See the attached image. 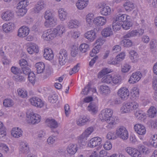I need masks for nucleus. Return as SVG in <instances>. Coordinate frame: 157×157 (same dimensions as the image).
I'll use <instances>...</instances> for the list:
<instances>
[{
  "instance_id": "f257e3e1",
  "label": "nucleus",
  "mask_w": 157,
  "mask_h": 157,
  "mask_svg": "<svg viewBox=\"0 0 157 157\" xmlns=\"http://www.w3.org/2000/svg\"><path fill=\"white\" fill-rule=\"evenodd\" d=\"M54 14L52 11L47 10L45 12L44 17L46 21L44 25L47 27H52L56 24V19L54 17Z\"/></svg>"
},
{
  "instance_id": "f03ea898",
  "label": "nucleus",
  "mask_w": 157,
  "mask_h": 157,
  "mask_svg": "<svg viewBox=\"0 0 157 157\" xmlns=\"http://www.w3.org/2000/svg\"><path fill=\"white\" fill-rule=\"evenodd\" d=\"M139 105L136 102L124 103L121 108V111L124 113H131L133 110L137 109Z\"/></svg>"
},
{
  "instance_id": "7ed1b4c3",
  "label": "nucleus",
  "mask_w": 157,
  "mask_h": 157,
  "mask_svg": "<svg viewBox=\"0 0 157 157\" xmlns=\"http://www.w3.org/2000/svg\"><path fill=\"white\" fill-rule=\"evenodd\" d=\"M68 55L65 49H63L60 50L57 56L59 63L60 65L63 66L65 64L68 60Z\"/></svg>"
},
{
  "instance_id": "20e7f679",
  "label": "nucleus",
  "mask_w": 157,
  "mask_h": 157,
  "mask_svg": "<svg viewBox=\"0 0 157 157\" xmlns=\"http://www.w3.org/2000/svg\"><path fill=\"white\" fill-rule=\"evenodd\" d=\"M27 117L29 119V123L33 124H35L40 122V117L38 114L35 113L33 112H26Z\"/></svg>"
},
{
  "instance_id": "39448f33",
  "label": "nucleus",
  "mask_w": 157,
  "mask_h": 157,
  "mask_svg": "<svg viewBox=\"0 0 157 157\" xmlns=\"http://www.w3.org/2000/svg\"><path fill=\"white\" fill-rule=\"evenodd\" d=\"M93 128L92 127H90L87 128L85 131L81 135L79 138L78 142L83 145H85L86 144V138L93 132Z\"/></svg>"
},
{
  "instance_id": "423d86ee",
  "label": "nucleus",
  "mask_w": 157,
  "mask_h": 157,
  "mask_svg": "<svg viewBox=\"0 0 157 157\" xmlns=\"http://www.w3.org/2000/svg\"><path fill=\"white\" fill-rule=\"evenodd\" d=\"M117 135L123 140H126L128 138V132L126 128L123 126L119 127L116 131Z\"/></svg>"
},
{
  "instance_id": "0eeeda50",
  "label": "nucleus",
  "mask_w": 157,
  "mask_h": 157,
  "mask_svg": "<svg viewBox=\"0 0 157 157\" xmlns=\"http://www.w3.org/2000/svg\"><path fill=\"white\" fill-rule=\"evenodd\" d=\"M108 124L106 127L109 129H112L118 121V118L114 116H111L104 120Z\"/></svg>"
},
{
  "instance_id": "6e6552de",
  "label": "nucleus",
  "mask_w": 157,
  "mask_h": 157,
  "mask_svg": "<svg viewBox=\"0 0 157 157\" xmlns=\"http://www.w3.org/2000/svg\"><path fill=\"white\" fill-rule=\"evenodd\" d=\"M117 94L123 100H126L129 95V90L126 87H122L118 90Z\"/></svg>"
},
{
  "instance_id": "1a4fd4ad",
  "label": "nucleus",
  "mask_w": 157,
  "mask_h": 157,
  "mask_svg": "<svg viewBox=\"0 0 157 157\" xmlns=\"http://www.w3.org/2000/svg\"><path fill=\"white\" fill-rule=\"evenodd\" d=\"M30 103L33 105L37 107L41 108L44 105V102L38 97H34L29 99Z\"/></svg>"
},
{
  "instance_id": "9d476101",
  "label": "nucleus",
  "mask_w": 157,
  "mask_h": 157,
  "mask_svg": "<svg viewBox=\"0 0 157 157\" xmlns=\"http://www.w3.org/2000/svg\"><path fill=\"white\" fill-rule=\"evenodd\" d=\"M142 75L140 72H136L133 73L130 77L128 82L130 84H134L137 82L141 79Z\"/></svg>"
},
{
  "instance_id": "9b49d317",
  "label": "nucleus",
  "mask_w": 157,
  "mask_h": 157,
  "mask_svg": "<svg viewBox=\"0 0 157 157\" xmlns=\"http://www.w3.org/2000/svg\"><path fill=\"white\" fill-rule=\"evenodd\" d=\"M144 32V30L141 29L132 30L125 35L124 37V38H127L135 36H140L143 34Z\"/></svg>"
},
{
  "instance_id": "f8f14e48",
  "label": "nucleus",
  "mask_w": 157,
  "mask_h": 157,
  "mask_svg": "<svg viewBox=\"0 0 157 157\" xmlns=\"http://www.w3.org/2000/svg\"><path fill=\"white\" fill-rule=\"evenodd\" d=\"M113 113V110L110 109H105L102 110L99 117L101 120H105L112 116Z\"/></svg>"
},
{
  "instance_id": "ddd939ff",
  "label": "nucleus",
  "mask_w": 157,
  "mask_h": 157,
  "mask_svg": "<svg viewBox=\"0 0 157 157\" xmlns=\"http://www.w3.org/2000/svg\"><path fill=\"white\" fill-rule=\"evenodd\" d=\"M126 152L132 157H141V153L139 150L134 148L128 147L126 149Z\"/></svg>"
},
{
  "instance_id": "4468645a",
  "label": "nucleus",
  "mask_w": 157,
  "mask_h": 157,
  "mask_svg": "<svg viewBox=\"0 0 157 157\" xmlns=\"http://www.w3.org/2000/svg\"><path fill=\"white\" fill-rule=\"evenodd\" d=\"M29 32V28L25 26L20 28L18 31L17 36L21 38L27 36Z\"/></svg>"
},
{
  "instance_id": "2eb2a0df",
  "label": "nucleus",
  "mask_w": 157,
  "mask_h": 157,
  "mask_svg": "<svg viewBox=\"0 0 157 157\" xmlns=\"http://www.w3.org/2000/svg\"><path fill=\"white\" fill-rule=\"evenodd\" d=\"M101 139L98 137H96L92 138L88 144L89 147L94 148L99 145L101 143Z\"/></svg>"
},
{
  "instance_id": "dca6fc26",
  "label": "nucleus",
  "mask_w": 157,
  "mask_h": 157,
  "mask_svg": "<svg viewBox=\"0 0 157 157\" xmlns=\"http://www.w3.org/2000/svg\"><path fill=\"white\" fill-rule=\"evenodd\" d=\"M134 129L135 132L140 135H143L146 133V130L145 127L140 124H135L134 126Z\"/></svg>"
},
{
  "instance_id": "f3484780",
  "label": "nucleus",
  "mask_w": 157,
  "mask_h": 157,
  "mask_svg": "<svg viewBox=\"0 0 157 157\" xmlns=\"http://www.w3.org/2000/svg\"><path fill=\"white\" fill-rule=\"evenodd\" d=\"M45 6L46 5L43 1H39L33 9V11L35 13H38L40 11L43 9Z\"/></svg>"
},
{
  "instance_id": "a211bd4d",
  "label": "nucleus",
  "mask_w": 157,
  "mask_h": 157,
  "mask_svg": "<svg viewBox=\"0 0 157 157\" xmlns=\"http://www.w3.org/2000/svg\"><path fill=\"white\" fill-rule=\"evenodd\" d=\"M56 36H61L63 33H65V29L64 26L63 25L57 26L56 28L53 29Z\"/></svg>"
},
{
  "instance_id": "6ab92c4d",
  "label": "nucleus",
  "mask_w": 157,
  "mask_h": 157,
  "mask_svg": "<svg viewBox=\"0 0 157 157\" xmlns=\"http://www.w3.org/2000/svg\"><path fill=\"white\" fill-rule=\"evenodd\" d=\"M100 12L101 15L107 16L110 14L111 13L110 8L109 6H106L104 3L102 4Z\"/></svg>"
},
{
  "instance_id": "aec40b11",
  "label": "nucleus",
  "mask_w": 157,
  "mask_h": 157,
  "mask_svg": "<svg viewBox=\"0 0 157 157\" xmlns=\"http://www.w3.org/2000/svg\"><path fill=\"white\" fill-rule=\"evenodd\" d=\"M14 17V14L11 11H8L3 13L2 15V19L5 21L11 20Z\"/></svg>"
},
{
  "instance_id": "412c9836",
  "label": "nucleus",
  "mask_w": 157,
  "mask_h": 157,
  "mask_svg": "<svg viewBox=\"0 0 157 157\" xmlns=\"http://www.w3.org/2000/svg\"><path fill=\"white\" fill-rule=\"evenodd\" d=\"M84 36L89 41H92L96 37V33L94 30H91L88 31L85 33Z\"/></svg>"
},
{
  "instance_id": "4be33fe9",
  "label": "nucleus",
  "mask_w": 157,
  "mask_h": 157,
  "mask_svg": "<svg viewBox=\"0 0 157 157\" xmlns=\"http://www.w3.org/2000/svg\"><path fill=\"white\" fill-rule=\"evenodd\" d=\"M14 24L12 22H9L8 24L5 23L2 25L3 30L6 33L12 32L14 28Z\"/></svg>"
},
{
  "instance_id": "5701e85b",
  "label": "nucleus",
  "mask_w": 157,
  "mask_h": 157,
  "mask_svg": "<svg viewBox=\"0 0 157 157\" xmlns=\"http://www.w3.org/2000/svg\"><path fill=\"white\" fill-rule=\"evenodd\" d=\"M22 131L19 128H14L11 131L12 135L14 137L18 138L22 135Z\"/></svg>"
},
{
  "instance_id": "b1692460",
  "label": "nucleus",
  "mask_w": 157,
  "mask_h": 157,
  "mask_svg": "<svg viewBox=\"0 0 157 157\" xmlns=\"http://www.w3.org/2000/svg\"><path fill=\"white\" fill-rule=\"evenodd\" d=\"M89 119V117L87 116H82L77 120L76 123L79 126H82L85 124Z\"/></svg>"
},
{
  "instance_id": "393cba45",
  "label": "nucleus",
  "mask_w": 157,
  "mask_h": 157,
  "mask_svg": "<svg viewBox=\"0 0 157 157\" xmlns=\"http://www.w3.org/2000/svg\"><path fill=\"white\" fill-rule=\"evenodd\" d=\"M20 152L23 154H27L29 152L28 144L24 142H21L20 144Z\"/></svg>"
},
{
  "instance_id": "a878e982",
  "label": "nucleus",
  "mask_w": 157,
  "mask_h": 157,
  "mask_svg": "<svg viewBox=\"0 0 157 157\" xmlns=\"http://www.w3.org/2000/svg\"><path fill=\"white\" fill-rule=\"evenodd\" d=\"M44 56L46 59L52 60L54 57V54L51 49L46 48L44 50Z\"/></svg>"
},
{
  "instance_id": "bb28decb",
  "label": "nucleus",
  "mask_w": 157,
  "mask_h": 157,
  "mask_svg": "<svg viewBox=\"0 0 157 157\" xmlns=\"http://www.w3.org/2000/svg\"><path fill=\"white\" fill-rule=\"evenodd\" d=\"M67 151L68 154L71 155L74 154L78 150L77 145L75 144H70L67 147Z\"/></svg>"
},
{
  "instance_id": "cd10ccee",
  "label": "nucleus",
  "mask_w": 157,
  "mask_h": 157,
  "mask_svg": "<svg viewBox=\"0 0 157 157\" xmlns=\"http://www.w3.org/2000/svg\"><path fill=\"white\" fill-rule=\"evenodd\" d=\"M88 3V0H78L76 6L78 9L82 10L87 6Z\"/></svg>"
},
{
  "instance_id": "c85d7f7f",
  "label": "nucleus",
  "mask_w": 157,
  "mask_h": 157,
  "mask_svg": "<svg viewBox=\"0 0 157 157\" xmlns=\"http://www.w3.org/2000/svg\"><path fill=\"white\" fill-rule=\"evenodd\" d=\"M130 17L126 14H119L116 17V21L117 22H124L128 19H129Z\"/></svg>"
},
{
  "instance_id": "c756f323",
  "label": "nucleus",
  "mask_w": 157,
  "mask_h": 157,
  "mask_svg": "<svg viewBox=\"0 0 157 157\" xmlns=\"http://www.w3.org/2000/svg\"><path fill=\"white\" fill-rule=\"evenodd\" d=\"M106 20L105 17L99 16L96 17L94 20V23L100 25H103L106 23Z\"/></svg>"
},
{
  "instance_id": "7c9ffc66",
  "label": "nucleus",
  "mask_w": 157,
  "mask_h": 157,
  "mask_svg": "<svg viewBox=\"0 0 157 157\" xmlns=\"http://www.w3.org/2000/svg\"><path fill=\"white\" fill-rule=\"evenodd\" d=\"M48 126L51 128H56L58 127V124L57 122L55 120L47 119L46 121Z\"/></svg>"
},
{
  "instance_id": "2f4dec72",
  "label": "nucleus",
  "mask_w": 157,
  "mask_h": 157,
  "mask_svg": "<svg viewBox=\"0 0 157 157\" xmlns=\"http://www.w3.org/2000/svg\"><path fill=\"white\" fill-rule=\"evenodd\" d=\"M89 111L94 114L96 113L98 111V107L94 103H90L87 107Z\"/></svg>"
},
{
  "instance_id": "473e14b6",
  "label": "nucleus",
  "mask_w": 157,
  "mask_h": 157,
  "mask_svg": "<svg viewBox=\"0 0 157 157\" xmlns=\"http://www.w3.org/2000/svg\"><path fill=\"white\" fill-rule=\"evenodd\" d=\"M28 52L30 54H33L34 52L37 53L39 50L37 46L35 44H32L30 46L27 48Z\"/></svg>"
},
{
  "instance_id": "72a5a7b5",
  "label": "nucleus",
  "mask_w": 157,
  "mask_h": 157,
  "mask_svg": "<svg viewBox=\"0 0 157 157\" xmlns=\"http://www.w3.org/2000/svg\"><path fill=\"white\" fill-rule=\"evenodd\" d=\"M101 34L104 37H107L112 35L113 32L111 27H107L102 30Z\"/></svg>"
},
{
  "instance_id": "f704fd0d",
  "label": "nucleus",
  "mask_w": 157,
  "mask_h": 157,
  "mask_svg": "<svg viewBox=\"0 0 157 157\" xmlns=\"http://www.w3.org/2000/svg\"><path fill=\"white\" fill-rule=\"evenodd\" d=\"M139 151L144 155H148L151 152V150L144 145L139 144L138 146Z\"/></svg>"
},
{
  "instance_id": "c9c22d12",
  "label": "nucleus",
  "mask_w": 157,
  "mask_h": 157,
  "mask_svg": "<svg viewBox=\"0 0 157 157\" xmlns=\"http://www.w3.org/2000/svg\"><path fill=\"white\" fill-rule=\"evenodd\" d=\"M35 67L36 68L37 73L40 74L43 72L44 70L45 66L43 63L39 62L36 64Z\"/></svg>"
},
{
  "instance_id": "e433bc0d",
  "label": "nucleus",
  "mask_w": 157,
  "mask_h": 157,
  "mask_svg": "<svg viewBox=\"0 0 157 157\" xmlns=\"http://www.w3.org/2000/svg\"><path fill=\"white\" fill-rule=\"evenodd\" d=\"M99 90L100 93L103 95L108 94L110 92V90L109 87L105 85L100 86Z\"/></svg>"
},
{
  "instance_id": "4c0bfd02",
  "label": "nucleus",
  "mask_w": 157,
  "mask_h": 157,
  "mask_svg": "<svg viewBox=\"0 0 157 157\" xmlns=\"http://www.w3.org/2000/svg\"><path fill=\"white\" fill-rule=\"evenodd\" d=\"M112 76L110 75H108L104 76L101 79L102 82L108 84H110L112 82Z\"/></svg>"
},
{
  "instance_id": "58836bf2",
  "label": "nucleus",
  "mask_w": 157,
  "mask_h": 157,
  "mask_svg": "<svg viewBox=\"0 0 157 157\" xmlns=\"http://www.w3.org/2000/svg\"><path fill=\"white\" fill-rule=\"evenodd\" d=\"M123 6L126 10L127 11H130L134 8L133 4L131 2H127L125 3Z\"/></svg>"
},
{
  "instance_id": "ea45409f",
  "label": "nucleus",
  "mask_w": 157,
  "mask_h": 157,
  "mask_svg": "<svg viewBox=\"0 0 157 157\" xmlns=\"http://www.w3.org/2000/svg\"><path fill=\"white\" fill-rule=\"evenodd\" d=\"M59 16L60 20L62 21H63L65 20L66 18L67 13L64 11L63 9H60L59 11Z\"/></svg>"
},
{
  "instance_id": "a19ab883",
  "label": "nucleus",
  "mask_w": 157,
  "mask_h": 157,
  "mask_svg": "<svg viewBox=\"0 0 157 157\" xmlns=\"http://www.w3.org/2000/svg\"><path fill=\"white\" fill-rule=\"evenodd\" d=\"M18 94L21 98H25L27 96L26 90L23 88H19L17 90Z\"/></svg>"
},
{
  "instance_id": "79ce46f5",
  "label": "nucleus",
  "mask_w": 157,
  "mask_h": 157,
  "mask_svg": "<svg viewBox=\"0 0 157 157\" xmlns=\"http://www.w3.org/2000/svg\"><path fill=\"white\" fill-rule=\"evenodd\" d=\"M147 112L148 116L151 118H153L155 116L156 110L155 107L151 106L150 107Z\"/></svg>"
},
{
  "instance_id": "37998d69",
  "label": "nucleus",
  "mask_w": 157,
  "mask_h": 157,
  "mask_svg": "<svg viewBox=\"0 0 157 157\" xmlns=\"http://www.w3.org/2000/svg\"><path fill=\"white\" fill-rule=\"evenodd\" d=\"M94 15L93 13H89L86 16L87 22L90 25H91L93 23H94L95 19Z\"/></svg>"
},
{
  "instance_id": "c03bdc74",
  "label": "nucleus",
  "mask_w": 157,
  "mask_h": 157,
  "mask_svg": "<svg viewBox=\"0 0 157 157\" xmlns=\"http://www.w3.org/2000/svg\"><path fill=\"white\" fill-rule=\"evenodd\" d=\"M79 24L78 21L77 20H71L68 23L67 25L68 28L70 29H72L77 27Z\"/></svg>"
},
{
  "instance_id": "a18cd8bd",
  "label": "nucleus",
  "mask_w": 157,
  "mask_h": 157,
  "mask_svg": "<svg viewBox=\"0 0 157 157\" xmlns=\"http://www.w3.org/2000/svg\"><path fill=\"white\" fill-rule=\"evenodd\" d=\"M3 104L5 107H9L12 106L14 105V102L11 99H6L3 101Z\"/></svg>"
},
{
  "instance_id": "49530a36",
  "label": "nucleus",
  "mask_w": 157,
  "mask_h": 157,
  "mask_svg": "<svg viewBox=\"0 0 157 157\" xmlns=\"http://www.w3.org/2000/svg\"><path fill=\"white\" fill-rule=\"evenodd\" d=\"M21 6H20V7H21ZM26 7H24V6H23L22 8H18V5L17 7V8L18 9V10L17 11V15L19 16H23L27 12V10L25 9Z\"/></svg>"
},
{
  "instance_id": "de8ad7c7",
  "label": "nucleus",
  "mask_w": 157,
  "mask_h": 157,
  "mask_svg": "<svg viewBox=\"0 0 157 157\" xmlns=\"http://www.w3.org/2000/svg\"><path fill=\"white\" fill-rule=\"evenodd\" d=\"M131 67L128 64L125 63L121 66V71L123 73H127L129 71Z\"/></svg>"
},
{
  "instance_id": "09e8293b",
  "label": "nucleus",
  "mask_w": 157,
  "mask_h": 157,
  "mask_svg": "<svg viewBox=\"0 0 157 157\" xmlns=\"http://www.w3.org/2000/svg\"><path fill=\"white\" fill-rule=\"evenodd\" d=\"M110 72V70L107 68H104L102 69L98 73V78H101L104 75Z\"/></svg>"
},
{
  "instance_id": "8fccbe9b",
  "label": "nucleus",
  "mask_w": 157,
  "mask_h": 157,
  "mask_svg": "<svg viewBox=\"0 0 157 157\" xmlns=\"http://www.w3.org/2000/svg\"><path fill=\"white\" fill-rule=\"evenodd\" d=\"M112 79V82L115 84L120 83L121 80V77L118 75H114Z\"/></svg>"
},
{
  "instance_id": "3c124183",
  "label": "nucleus",
  "mask_w": 157,
  "mask_h": 157,
  "mask_svg": "<svg viewBox=\"0 0 157 157\" xmlns=\"http://www.w3.org/2000/svg\"><path fill=\"white\" fill-rule=\"evenodd\" d=\"M121 23H120L116 21L115 22H113L112 24L113 29L114 31L118 30L121 29Z\"/></svg>"
},
{
  "instance_id": "603ef678",
  "label": "nucleus",
  "mask_w": 157,
  "mask_h": 157,
  "mask_svg": "<svg viewBox=\"0 0 157 157\" xmlns=\"http://www.w3.org/2000/svg\"><path fill=\"white\" fill-rule=\"evenodd\" d=\"M130 57L132 61L136 60L138 57L137 53L133 50H131L129 52Z\"/></svg>"
},
{
  "instance_id": "864d4df0",
  "label": "nucleus",
  "mask_w": 157,
  "mask_h": 157,
  "mask_svg": "<svg viewBox=\"0 0 157 157\" xmlns=\"http://www.w3.org/2000/svg\"><path fill=\"white\" fill-rule=\"evenodd\" d=\"M89 50V46L86 44H82L80 46L79 50L82 53L86 52Z\"/></svg>"
},
{
  "instance_id": "5fc2aeb1",
  "label": "nucleus",
  "mask_w": 157,
  "mask_h": 157,
  "mask_svg": "<svg viewBox=\"0 0 157 157\" xmlns=\"http://www.w3.org/2000/svg\"><path fill=\"white\" fill-rule=\"evenodd\" d=\"M121 25L122 28L125 30L129 29L130 27H131L132 25V22L128 21V20L124 22L123 24H121Z\"/></svg>"
},
{
  "instance_id": "6e6d98bb",
  "label": "nucleus",
  "mask_w": 157,
  "mask_h": 157,
  "mask_svg": "<svg viewBox=\"0 0 157 157\" xmlns=\"http://www.w3.org/2000/svg\"><path fill=\"white\" fill-rule=\"evenodd\" d=\"M11 72L14 74L17 75L22 73L21 69L16 67H12L11 68Z\"/></svg>"
},
{
  "instance_id": "4d7b16f0",
  "label": "nucleus",
  "mask_w": 157,
  "mask_h": 157,
  "mask_svg": "<svg viewBox=\"0 0 157 157\" xmlns=\"http://www.w3.org/2000/svg\"><path fill=\"white\" fill-rule=\"evenodd\" d=\"M58 100V97L56 94L50 95L48 97V101L51 103H54L56 102Z\"/></svg>"
},
{
  "instance_id": "13d9d810",
  "label": "nucleus",
  "mask_w": 157,
  "mask_h": 157,
  "mask_svg": "<svg viewBox=\"0 0 157 157\" xmlns=\"http://www.w3.org/2000/svg\"><path fill=\"white\" fill-rule=\"evenodd\" d=\"M132 96L136 98L138 97L139 96V89L137 87H135L132 88L131 92Z\"/></svg>"
},
{
  "instance_id": "bf43d9fd",
  "label": "nucleus",
  "mask_w": 157,
  "mask_h": 157,
  "mask_svg": "<svg viewBox=\"0 0 157 157\" xmlns=\"http://www.w3.org/2000/svg\"><path fill=\"white\" fill-rule=\"evenodd\" d=\"M18 4V8H20L21 6V8H22L24 6V7H26V6L29 4V0H20Z\"/></svg>"
},
{
  "instance_id": "052dcab7",
  "label": "nucleus",
  "mask_w": 157,
  "mask_h": 157,
  "mask_svg": "<svg viewBox=\"0 0 157 157\" xmlns=\"http://www.w3.org/2000/svg\"><path fill=\"white\" fill-rule=\"evenodd\" d=\"M80 64L78 63L75 65L73 68H72L71 70L69 72L70 75H71L72 74L75 73L77 72L79 69Z\"/></svg>"
},
{
  "instance_id": "680f3d73",
  "label": "nucleus",
  "mask_w": 157,
  "mask_h": 157,
  "mask_svg": "<svg viewBox=\"0 0 157 157\" xmlns=\"http://www.w3.org/2000/svg\"><path fill=\"white\" fill-rule=\"evenodd\" d=\"M28 75L29 81L32 83H34L35 81V76L33 72H31Z\"/></svg>"
},
{
  "instance_id": "e2e57ef3",
  "label": "nucleus",
  "mask_w": 157,
  "mask_h": 157,
  "mask_svg": "<svg viewBox=\"0 0 157 157\" xmlns=\"http://www.w3.org/2000/svg\"><path fill=\"white\" fill-rule=\"evenodd\" d=\"M124 46L125 47H131L132 44V41L128 39H125L123 40Z\"/></svg>"
},
{
  "instance_id": "0e129e2a",
  "label": "nucleus",
  "mask_w": 157,
  "mask_h": 157,
  "mask_svg": "<svg viewBox=\"0 0 157 157\" xmlns=\"http://www.w3.org/2000/svg\"><path fill=\"white\" fill-rule=\"evenodd\" d=\"M56 137L55 136H50L47 139L48 143V144H52L56 142Z\"/></svg>"
},
{
  "instance_id": "69168bd1",
  "label": "nucleus",
  "mask_w": 157,
  "mask_h": 157,
  "mask_svg": "<svg viewBox=\"0 0 157 157\" xmlns=\"http://www.w3.org/2000/svg\"><path fill=\"white\" fill-rule=\"evenodd\" d=\"M107 138L109 140H114L117 138V137L114 132H109L107 135Z\"/></svg>"
},
{
  "instance_id": "338daca9",
  "label": "nucleus",
  "mask_w": 157,
  "mask_h": 157,
  "mask_svg": "<svg viewBox=\"0 0 157 157\" xmlns=\"http://www.w3.org/2000/svg\"><path fill=\"white\" fill-rule=\"evenodd\" d=\"M103 147L105 150H109L112 148V145L110 141H107L105 143Z\"/></svg>"
},
{
  "instance_id": "774afa93",
  "label": "nucleus",
  "mask_w": 157,
  "mask_h": 157,
  "mask_svg": "<svg viewBox=\"0 0 157 157\" xmlns=\"http://www.w3.org/2000/svg\"><path fill=\"white\" fill-rule=\"evenodd\" d=\"M21 71L24 74L26 75H28L29 73L31 72L30 68L28 66L25 67H21Z\"/></svg>"
}]
</instances>
